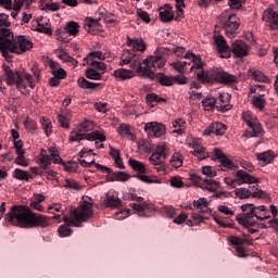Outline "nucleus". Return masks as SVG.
Masks as SVG:
<instances>
[{
  "label": "nucleus",
  "mask_w": 278,
  "mask_h": 278,
  "mask_svg": "<svg viewBox=\"0 0 278 278\" xmlns=\"http://www.w3.org/2000/svg\"><path fill=\"white\" fill-rule=\"evenodd\" d=\"M63 166H64V170H66V173H77V168L79 167L77 162H68L67 164H65Z\"/></svg>",
  "instance_id": "69168bd1"
},
{
  "label": "nucleus",
  "mask_w": 278,
  "mask_h": 278,
  "mask_svg": "<svg viewBox=\"0 0 278 278\" xmlns=\"http://www.w3.org/2000/svg\"><path fill=\"white\" fill-rule=\"evenodd\" d=\"M235 195L238 199H266V192L262 189L256 188L255 190L247 188H237L235 190Z\"/></svg>",
  "instance_id": "f8f14e48"
},
{
  "label": "nucleus",
  "mask_w": 278,
  "mask_h": 278,
  "mask_svg": "<svg viewBox=\"0 0 278 278\" xmlns=\"http://www.w3.org/2000/svg\"><path fill=\"white\" fill-rule=\"evenodd\" d=\"M213 39L218 53H220V58H231V54L229 53V45H227L225 37H223V35H214Z\"/></svg>",
  "instance_id": "2eb2a0df"
},
{
  "label": "nucleus",
  "mask_w": 278,
  "mask_h": 278,
  "mask_svg": "<svg viewBox=\"0 0 278 278\" xmlns=\"http://www.w3.org/2000/svg\"><path fill=\"white\" fill-rule=\"evenodd\" d=\"M243 121L250 127L251 130L244 132L245 138H256L258 134H262V126L257 123L256 118L251 117L249 113H243Z\"/></svg>",
  "instance_id": "9b49d317"
},
{
  "label": "nucleus",
  "mask_w": 278,
  "mask_h": 278,
  "mask_svg": "<svg viewBox=\"0 0 278 278\" xmlns=\"http://www.w3.org/2000/svg\"><path fill=\"white\" fill-rule=\"evenodd\" d=\"M101 73L97 72L94 68H88L85 73V76L87 79H91L93 81H100L101 79Z\"/></svg>",
  "instance_id": "c03bdc74"
},
{
  "label": "nucleus",
  "mask_w": 278,
  "mask_h": 278,
  "mask_svg": "<svg viewBox=\"0 0 278 278\" xmlns=\"http://www.w3.org/2000/svg\"><path fill=\"white\" fill-rule=\"evenodd\" d=\"M20 42L22 48H16L15 51L17 54L25 53V51H29L34 47V42L29 40L26 36H20Z\"/></svg>",
  "instance_id": "cd10ccee"
},
{
  "label": "nucleus",
  "mask_w": 278,
  "mask_h": 278,
  "mask_svg": "<svg viewBox=\"0 0 278 278\" xmlns=\"http://www.w3.org/2000/svg\"><path fill=\"white\" fill-rule=\"evenodd\" d=\"M218 21L223 24L225 34L228 38H233L238 35L240 18L236 14H229L225 11L219 15Z\"/></svg>",
  "instance_id": "20e7f679"
},
{
  "label": "nucleus",
  "mask_w": 278,
  "mask_h": 278,
  "mask_svg": "<svg viewBox=\"0 0 278 278\" xmlns=\"http://www.w3.org/2000/svg\"><path fill=\"white\" fill-rule=\"evenodd\" d=\"M53 162V164H61L62 166H65L66 162L60 157V152H55L50 154V162Z\"/></svg>",
  "instance_id": "338daca9"
},
{
  "label": "nucleus",
  "mask_w": 278,
  "mask_h": 278,
  "mask_svg": "<svg viewBox=\"0 0 278 278\" xmlns=\"http://www.w3.org/2000/svg\"><path fill=\"white\" fill-rule=\"evenodd\" d=\"M5 220L12 225L16 222L22 229H31L36 227V213L27 205H14L5 215Z\"/></svg>",
  "instance_id": "f257e3e1"
},
{
  "label": "nucleus",
  "mask_w": 278,
  "mask_h": 278,
  "mask_svg": "<svg viewBox=\"0 0 278 278\" xmlns=\"http://www.w3.org/2000/svg\"><path fill=\"white\" fill-rule=\"evenodd\" d=\"M202 105H203L204 110H207L210 112V111L214 110V108H216V99L206 98V99L202 100Z\"/></svg>",
  "instance_id": "09e8293b"
},
{
  "label": "nucleus",
  "mask_w": 278,
  "mask_h": 278,
  "mask_svg": "<svg viewBox=\"0 0 278 278\" xmlns=\"http://www.w3.org/2000/svg\"><path fill=\"white\" fill-rule=\"evenodd\" d=\"M13 11L18 12L23 5H30L31 0H13Z\"/></svg>",
  "instance_id": "864d4df0"
},
{
  "label": "nucleus",
  "mask_w": 278,
  "mask_h": 278,
  "mask_svg": "<svg viewBox=\"0 0 278 278\" xmlns=\"http://www.w3.org/2000/svg\"><path fill=\"white\" fill-rule=\"evenodd\" d=\"M237 177V182L239 184V186H242V184H257V178L254 177L253 175L249 174V172L247 170H238L236 174Z\"/></svg>",
  "instance_id": "a211bd4d"
},
{
  "label": "nucleus",
  "mask_w": 278,
  "mask_h": 278,
  "mask_svg": "<svg viewBox=\"0 0 278 278\" xmlns=\"http://www.w3.org/2000/svg\"><path fill=\"white\" fill-rule=\"evenodd\" d=\"M170 164L174 168H180V166L184 165V159L181 157V154L179 153L173 154L170 159Z\"/></svg>",
  "instance_id": "de8ad7c7"
},
{
  "label": "nucleus",
  "mask_w": 278,
  "mask_h": 278,
  "mask_svg": "<svg viewBox=\"0 0 278 278\" xmlns=\"http://www.w3.org/2000/svg\"><path fill=\"white\" fill-rule=\"evenodd\" d=\"M55 53L58 58L62 60V62H68L71 60V54H68V52H66V50H64L63 48H59L58 50H55Z\"/></svg>",
  "instance_id": "052dcab7"
},
{
  "label": "nucleus",
  "mask_w": 278,
  "mask_h": 278,
  "mask_svg": "<svg viewBox=\"0 0 278 278\" xmlns=\"http://www.w3.org/2000/svg\"><path fill=\"white\" fill-rule=\"evenodd\" d=\"M9 27H10V15L5 13H0V38L12 36V30Z\"/></svg>",
  "instance_id": "f3484780"
},
{
  "label": "nucleus",
  "mask_w": 278,
  "mask_h": 278,
  "mask_svg": "<svg viewBox=\"0 0 278 278\" xmlns=\"http://www.w3.org/2000/svg\"><path fill=\"white\" fill-rule=\"evenodd\" d=\"M113 75L116 79H119L121 81H125L127 79H134L135 77L134 71L126 70V68L115 70Z\"/></svg>",
  "instance_id": "393cba45"
},
{
  "label": "nucleus",
  "mask_w": 278,
  "mask_h": 278,
  "mask_svg": "<svg viewBox=\"0 0 278 278\" xmlns=\"http://www.w3.org/2000/svg\"><path fill=\"white\" fill-rule=\"evenodd\" d=\"M263 21L269 23L271 29L278 30V13L275 12L273 9L264 11Z\"/></svg>",
  "instance_id": "aec40b11"
},
{
  "label": "nucleus",
  "mask_w": 278,
  "mask_h": 278,
  "mask_svg": "<svg viewBox=\"0 0 278 278\" xmlns=\"http://www.w3.org/2000/svg\"><path fill=\"white\" fill-rule=\"evenodd\" d=\"M16 153V157H15V164H17V166H29V163L27 162V160H25V151H17Z\"/></svg>",
  "instance_id": "a18cd8bd"
},
{
  "label": "nucleus",
  "mask_w": 278,
  "mask_h": 278,
  "mask_svg": "<svg viewBox=\"0 0 278 278\" xmlns=\"http://www.w3.org/2000/svg\"><path fill=\"white\" fill-rule=\"evenodd\" d=\"M46 62L48 63V65L51 68V73H53V71H58L60 67V63L53 61V59H50L49 56L45 58Z\"/></svg>",
  "instance_id": "774afa93"
},
{
  "label": "nucleus",
  "mask_w": 278,
  "mask_h": 278,
  "mask_svg": "<svg viewBox=\"0 0 278 278\" xmlns=\"http://www.w3.org/2000/svg\"><path fill=\"white\" fill-rule=\"evenodd\" d=\"M193 207H197L201 214L210 212V201L205 198H200L193 201Z\"/></svg>",
  "instance_id": "bb28decb"
},
{
  "label": "nucleus",
  "mask_w": 278,
  "mask_h": 278,
  "mask_svg": "<svg viewBox=\"0 0 278 278\" xmlns=\"http://www.w3.org/2000/svg\"><path fill=\"white\" fill-rule=\"evenodd\" d=\"M13 177L20 181H29V172H25L21 168H16L13 172Z\"/></svg>",
  "instance_id": "ea45409f"
},
{
  "label": "nucleus",
  "mask_w": 278,
  "mask_h": 278,
  "mask_svg": "<svg viewBox=\"0 0 278 278\" xmlns=\"http://www.w3.org/2000/svg\"><path fill=\"white\" fill-rule=\"evenodd\" d=\"M65 30L70 36H77L79 34V24L77 22H68L65 26Z\"/></svg>",
  "instance_id": "e433bc0d"
},
{
  "label": "nucleus",
  "mask_w": 278,
  "mask_h": 278,
  "mask_svg": "<svg viewBox=\"0 0 278 278\" xmlns=\"http://www.w3.org/2000/svg\"><path fill=\"white\" fill-rule=\"evenodd\" d=\"M164 160L166 159L156 152L152 153L150 156V162H152L154 166H160V164H162Z\"/></svg>",
  "instance_id": "13d9d810"
},
{
  "label": "nucleus",
  "mask_w": 278,
  "mask_h": 278,
  "mask_svg": "<svg viewBox=\"0 0 278 278\" xmlns=\"http://www.w3.org/2000/svg\"><path fill=\"white\" fill-rule=\"evenodd\" d=\"M160 101H166V100L160 98V96L155 93H150L146 97V103H148L150 108H155V103H160Z\"/></svg>",
  "instance_id": "a19ab883"
},
{
  "label": "nucleus",
  "mask_w": 278,
  "mask_h": 278,
  "mask_svg": "<svg viewBox=\"0 0 278 278\" xmlns=\"http://www.w3.org/2000/svg\"><path fill=\"white\" fill-rule=\"evenodd\" d=\"M220 187V182L214 180V179H204L203 182H201L200 188L202 190H207L208 192H216V190Z\"/></svg>",
  "instance_id": "a878e982"
},
{
  "label": "nucleus",
  "mask_w": 278,
  "mask_h": 278,
  "mask_svg": "<svg viewBox=\"0 0 278 278\" xmlns=\"http://www.w3.org/2000/svg\"><path fill=\"white\" fill-rule=\"evenodd\" d=\"M115 181H129L131 176L127 172H114Z\"/></svg>",
  "instance_id": "bf43d9fd"
},
{
  "label": "nucleus",
  "mask_w": 278,
  "mask_h": 278,
  "mask_svg": "<svg viewBox=\"0 0 278 278\" xmlns=\"http://www.w3.org/2000/svg\"><path fill=\"white\" fill-rule=\"evenodd\" d=\"M215 157L222 164L224 168H233V161L229 160L227 155L224 154L223 150L216 148L214 149Z\"/></svg>",
  "instance_id": "5701e85b"
},
{
  "label": "nucleus",
  "mask_w": 278,
  "mask_h": 278,
  "mask_svg": "<svg viewBox=\"0 0 278 278\" xmlns=\"http://www.w3.org/2000/svg\"><path fill=\"white\" fill-rule=\"evenodd\" d=\"M227 131V126L220 122L213 123L207 129L204 130V136H223Z\"/></svg>",
  "instance_id": "6ab92c4d"
},
{
  "label": "nucleus",
  "mask_w": 278,
  "mask_h": 278,
  "mask_svg": "<svg viewBox=\"0 0 278 278\" xmlns=\"http://www.w3.org/2000/svg\"><path fill=\"white\" fill-rule=\"evenodd\" d=\"M195 75L200 81H206L207 84H212V81H218L219 84H236V81H238V77L222 70L208 72L206 74L201 71L195 73Z\"/></svg>",
  "instance_id": "7ed1b4c3"
},
{
  "label": "nucleus",
  "mask_w": 278,
  "mask_h": 278,
  "mask_svg": "<svg viewBox=\"0 0 278 278\" xmlns=\"http://www.w3.org/2000/svg\"><path fill=\"white\" fill-rule=\"evenodd\" d=\"M146 68H163L166 65V58L164 56V49L160 48L154 52V55L148 56L143 60Z\"/></svg>",
  "instance_id": "9d476101"
},
{
  "label": "nucleus",
  "mask_w": 278,
  "mask_h": 278,
  "mask_svg": "<svg viewBox=\"0 0 278 278\" xmlns=\"http://www.w3.org/2000/svg\"><path fill=\"white\" fill-rule=\"evenodd\" d=\"M230 51L236 55V58H247L249 55V45L242 40H236L230 48Z\"/></svg>",
  "instance_id": "dca6fc26"
},
{
  "label": "nucleus",
  "mask_w": 278,
  "mask_h": 278,
  "mask_svg": "<svg viewBox=\"0 0 278 278\" xmlns=\"http://www.w3.org/2000/svg\"><path fill=\"white\" fill-rule=\"evenodd\" d=\"M2 68L7 77V84L9 86H15L17 90L22 92V94H27L29 89L34 90V88H36V84H34V77H31L29 73L25 71H18L14 73V71H12V68L5 64L2 65Z\"/></svg>",
  "instance_id": "f03ea898"
},
{
  "label": "nucleus",
  "mask_w": 278,
  "mask_h": 278,
  "mask_svg": "<svg viewBox=\"0 0 278 278\" xmlns=\"http://www.w3.org/2000/svg\"><path fill=\"white\" fill-rule=\"evenodd\" d=\"M128 47L135 49V51H144L147 49V45H144V40L142 39H127Z\"/></svg>",
  "instance_id": "c85d7f7f"
},
{
  "label": "nucleus",
  "mask_w": 278,
  "mask_h": 278,
  "mask_svg": "<svg viewBox=\"0 0 278 278\" xmlns=\"http://www.w3.org/2000/svg\"><path fill=\"white\" fill-rule=\"evenodd\" d=\"M173 83L178 84V86H186V84H188V78L184 76V74L173 76Z\"/></svg>",
  "instance_id": "0e129e2a"
},
{
  "label": "nucleus",
  "mask_w": 278,
  "mask_h": 278,
  "mask_svg": "<svg viewBox=\"0 0 278 278\" xmlns=\"http://www.w3.org/2000/svg\"><path fill=\"white\" fill-rule=\"evenodd\" d=\"M265 103L266 100H264L262 96L252 97V105H254V108H257L258 110H264Z\"/></svg>",
  "instance_id": "8fccbe9b"
},
{
  "label": "nucleus",
  "mask_w": 278,
  "mask_h": 278,
  "mask_svg": "<svg viewBox=\"0 0 278 278\" xmlns=\"http://www.w3.org/2000/svg\"><path fill=\"white\" fill-rule=\"evenodd\" d=\"M136 54L131 53L129 50L123 52L121 56V66H125V64H131Z\"/></svg>",
  "instance_id": "4c0bfd02"
},
{
  "label": "nucleus",
  "mask_w": 278,
  "mask_h": 278,
  "mask_svg": "<svg viewBox=\"0 0 278 278\" xmlns=\"http://www.w3.org/2000/svg\"><path fill=\"white\" fill-rule=\"evenodd\" d=\"M128 164L134 170L140 173L141 175H144V173H147V166H144V163L138 160L129 159Z\"/></svg>",
  "instance_id": "c756f323"
},
{
  "label": "nucleus",
  "mask_w": 278,
  "mask_h": 278,
  "mask_svg": "<svg viewBox=\"0 0 278 278\" xmlns=\"http://www.w3.org/2000/svg\"><path fill=\"white\" fill-rule=\"evenodd\" d=\"M154 79H156V81L159 84H161V86H173V76H166L165 74L163 73H159V74H154Z\"/></svg>",
  "instance_id": "7c9ffc66"
},
{
  "label": "nucleus",
  "mask_w": 278,
  "mask_h": 278,
  "mask_svg": "<svg viewBox=\"0 0 278 278\" xmlns=\"http://www.w3.org/2000/svg\"><path fill=\"white\" fill-rule=\"evenodd\" d=\"M51 219L45 215H36V227H49Z\"/></svg>",
  "instance_id": "79ce46f5"
},
{
  "label": "nucleus",
  "mask_w": 278,
  "mask_h": 278,
  "mask_svg": "<svg viewBox=\"0 0 278 278\" xmlns=\"http://www.w3.org/2000/svg\"><path fill=\"white\" fill-rule=\"evenodd\" d=\"M159 16L162 23H169V21H173V18H175V13L173 12V8H170V5L165 4L163 8L160 9Z\"/></svg>",
  "instance_id": "b1692460"
},
{
  "label": "nucleus",
  "mask_w": 278,
  "mask_h": 278,
  "mask_svg": "<svg viewBox=\"0 0 278 278\" xmlns=\"http://www.w3.org/2000/svg\"><path fill=\"white\" fill-rule=\"evenodd\" d=\"M202 175H206V177H210L211 179L216 177V169L212 166H203L202 167Z\"/></svg>",
  "instance_id": "680f3d73"
},
{
  "label": "nucleus",
  "mask_w": 278,
  "mask_h": 278,
  "mask_svg": "<svg viewBox=\"0 0 278 278\" xmlns=\"http://www.w3.org/2000/svg\"><path fill=\"white\" fill-rule=\"evenodd\" d=\"M62 220L65 225L59 227V235L61 238H66V236H71V229L68 227H77V223L66 215L63 216Z\"/></svg>",
  "instance_id": "412c9836"
},
{
  "label": "nucleus",
  "mask_w": 278,
  "mask_h": 278,
  "mask_svg": "<svg viewBox=\"0 0 278 278\" xmlns=\"http://www.w3.org/2000/svg\"><path fill=\"white\" fill-rule=\"evenodd\" d=\"M122 203L123 202L121 201V199H118V197L116 195L106 194L105 197L106 207H113V208L121 207Z\"/></svg>",
  "instance_id": "2f4dec72"
},
{
  "label": "nucleus",
  "mask_w": 278,
  "mask_h": 278,
  "mask_svg": "<svg viewBox=\"0 0 278 278\" xmlns=\"http://www.w3.org/2000/svg\"><path fill=\"white\" fill-rule=\"evenodd\" d=\"M144 131L153 138H162L166 134V127L157 122H150L146 124Z\"/></svg>",
  "instance_id": "4468645a"
},
{
  "label": "nucleus",
  "mask_w": 278,
  "mask_h": 278,
  "mask_svg": "<svg viewBox=\"0 0 278 278\" xmlns=\"http://www.w3.org/2000/svg\"><path fill=\"white\" fill-rule=\"evenodd\" d=\"M72 220L76 223H87L92 216H94V211H92V202L84 200L79 203L78 207L71 211Z\"/></svg>",
  "instance_id": "0eeeda50"
},
{
  "label": "nucleus",
  "mask_w": 278,
  "mask_h": 278,
  "mask_svg": "<svg viewBox=\"0 0 278 278\" xmlns=\"http://www.w3.org/2000/svg\"><path fill=\"white\" fill-rule=\"evenodd\" d=\"M130 68H132V71H137L138 75L143 79H150L151 81L155 79V73L147 68V65L142 66L139 59H132L130 62Z\"/></svg>",
  "instance_id": "ddd939ff"
},
{
  "label": "nucleus",
  "mask_w": 278,
  "mask_h": 278,
  "mask_svg": "<svg viewBox=\"0 0 278 278\" xmlns=\"http://www.w3.org/2000/svg\"><path fill=\"white\" fill-rule=\"evenodd\" d=\"M77 84L79 88H83L84 90H94V88H98L99 84L97 83H90L84 77H79L77 80Z\"/></svg>",
  "instance_id": "f704fd0d"
},
{
  "label": "nucleus",
  "mask_w": 278,
  "mask_h": 278,
  "mask_svg": "<svg viewBox=\"0 0 278 278\" xmlns=\"http://www.w3.org/2000/svg\"><path fill=\"white\" fill-rule=\"evenodd\" d=\"M89 64L93 68H97V71H99L100 75H103V73H105L108 71V65L103 62L92 61V59H91V62Z\"/></svg>",
  "instance_id": "49530a36"
},
{
  "label": "nucleus",
  "mask_w": 278,
  "mask_h": 278,
  "mask_svg": "<svg viewBox=\"0 0 278 278\" xmlns=\"http://www.w3.org/2000/svg\"><path fill=\"white\" fill-rule=\"evenodd\" d=\"M39 167L36 170V175H48V177H56L58 173L51 169V157L47 154V150L41 149L39 156Z\"/></svg>",
  "instance_id": "1a4fd4ad"
},
{
  "label": "nucleus",
  "mask_w": 278,
  "mask_h": 278,
  "mask_svg": "<svg viewBox=\"0 0 278 278\" xmlns=\"http://www.w3.org/2000/svg\"><path fill=\"white\" fill-rule=\"evenodd\" d=\"M257 160L263 164H271L273 160H275V154L273 151L263 152L257 154Z\"/></svg>",
  "instance_id": "c9c22d12"
},
{
  "label": "nucleus",
  "mask_w": 278,
  "mask_h": 278,
  "mask_svg": "<svg viewBox=\"0 0 278 278\" xmlns=\"http://www.w3.org/2000/svg\"><path fill=\"white\" fill-rule=\"evenodd\" d=\"M176 73L184 75L186 73V62L181 63V61H177L170 64Z\"/></svg>",
  "instance_id": "603ef678"
},
{
  "label": "nucleus",
  "mask_w": 278,
  "mask_h": 278,
  "mask_svg": "<svg viewBox=\"0 0 278 278\" xmlns=\"http://www.w3.org/2000/svg\"><path fill=\"white\" fill-rule=\"evenodd\" d=\"M117 132L122 138H128L129 140H134V134L129 130V125L121 124L117 128Z\"/></svg>",
  "instance_id": "72a5a7b5"
},
{
  "label": "nucleus",
  "mask_w": 278,
  "mask_h": 278,
  "mask_svg": "<svg viewBox=\"0 0 278 278\" xmlns=\"http://www.w3.org/2000/svg\"><path fill=\"white\" fill-rule=\"evenodd\" d=\"M16 49H23L21 45V36L14 37V34L0 38V51L5 60H12L10 53H16Z\"/></svg>",
  "instance_id": "39448f33"
},
{
  "label": "nucleus",
  "mask_w": 278,
  "mask_h": 278,
  "mask_svg": "<svg viewBox=\"0 0 278 278\" xmlns=\"http://www.w3.org/2000/svg\"><path fill=\"white\" fill-rule=\"evenodd\" d=\"M40 21H42V18L37 20V27H36V31H39V34H46V36H51V34H53V30L51 29V26H49V23H40Z\"/></svg>",
  "instance_id": "473e14b6"
},
{
  "label": "nucleus",
  "mask_w": 278,
  "mask_h": 278,
  "mask_svg": "<svg viewBox=\"0 0 278 278\" xmlns=\"http://www.w3.org/2000/svg\"><path fill=\"white\" fill-rule=\"evenodd\" d=\"M173 127H174L175 134H181V129L186 127V121H184L182 118H178L174 121Z\"/></svg>",
  "instance_id": "5fc2aeb1"
},
{
  "label": "nucleus",
  "mask_w": 278,
  "mask_h": 278,
  "mask_svg": "<svg viewBox=\"0 0 278 278\" xmlns=\"http://www.w3.org/2000/svg\"><path fill=\"white\" fill-rule=\"evenodd\" d=\"M40 125L45 130L46 136H51V131L53 129V126L51 125V119H49L48 117H41Z\"/></svg>",
  "instance_id": "58836bf2"
},
{
  "label": "nucleus",
  "mask_w": 278,
  "mask_h": 278,
  "mask_svg": "<svg viewBox=\"0 0 278 278\" xmlns=\"http://www.w3.org/2000/svg\"><path fill=\"white\" fill-rule=\"evenodd\" d=\"M253 77L257 81H263L264 84H270V78L268 76L264 75V73H262L261 71L253 72Z\"/></svg>",
  "instance_id": "6e6d98bb"
},
{
  "label": "nucleus",
  "mask_w": 278,
  "mask_h": 278,
  "mask_svg": "<svg viewBox=\"0 0 278 278\" xmlns=\"http://www.w3.org/2000/svg\"><path fill=\"white\" fill-rule=\"evenodd\" d=\"M215 101H216V109L219 112H227L231 110V104H229L228 93H220L219 97L215 99Z\"/></svg>",
  "instance_id": "4be33fe9"
},
{
  "label": "nucleus",
  "mask_w": 278,
  "mask_h": 278,
  "mask_svg": "<svg viewBox=\"0 0 278 278\" xmlns=\"http://www.w3.org/2000/svg\"><path fill=\"white\" fill-rule=\"evenodd\" d=\"M243 212L242 215H239L243 218H257V220H268L270 218L269 211L265 205L255 206L253 204H243L241 205Z\"/></svg>",
  "instance_id": "423d86ee"
},
{
  "label": "nucleus",
  "mask_w": 278,
  "mask_h": 278,
  "mask_svg": "<svg viewBox=\"0 0 278 278\" xmlns=\"http://www.w3.org/2000/svg\"><path fill=\"white\" fill-rule=\"evenodd\" d=\"M93 127L94 124L92 123V121L84 119V122L80 123L78 129H80L83 134L87 136L86 134H88V131H92Z\"/></svg>",
  "instance_id": "37998d69"
},
{
  "label": "nucleus",
  "mask_w": 278,
  "mask_h": 278,
  "mask_svg": "<svg viewBox=\"0 0 278 278\" xmlns=\"http://www.w3.org/2000/svg\"><path fill=\"white\" fill-rule=\"evenodd\" d=\"M58 10H60V3L56 2L50 1L49 3L41 7L42 12H58Z\"/></svg>",
  "instance_id": "3c124183"
},
{
  "label": "nucleus",
  "mask_w": 278,
  "mask_h": 278,
  "mask_svg": "<svg viewBox=\"0 0 278 278\" xmlns=\"http://www.w3.org/2000/svg\"><path fill=\"white\" fill-rule=\"evenodd\" d=\"M193 153L199 157V160H205V157H207L205 149L201 146H195Z\"/></svg>",
  "instance_id": "e2e57ef3"
},
{
  "label": "nucleus",
  "mask_w": 278,
  "mask_h": 278,
  "mask_svg": "<svg viewBox=\"0 0 278 278\" xmlns=\"http://www.w3.org/2000/svg\"><path fill=\"white\" fill-rule=\"evenodd\" d=\"M64 188H68L70 190H81L79 182L73 179H65Z\"/></svg>",
  "instance_id": "4d7b16f0"
},
{
  "label": "nucleus",
  "mask_w": 278,
  "mask_h": 278,
  "mask_svg": "<svg viewBox=\"0 0 278 278\" xmlns=\"http://www.w3.org/2000/svg\"><path fill=\"white\" fill-rule=\"evenodd\" d=\"M81 140H89V141L99 140L100 142H105V135L99 130H96L86 135V132H84V130L79 128L71 132L70 142H79Z\"/></svg>",
  "instance_id": "6e6552de"
}]
</instances>
